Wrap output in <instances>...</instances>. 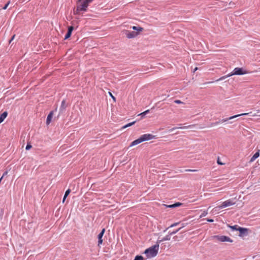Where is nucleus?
I'll return each mask as SVG.
<instances>
[{
  "label": "nucleus",
  "mask_w": 260,
  "mask_h": 260,
  "mask_svg": "<svg viewBox=\"0 0 260 260\" xmlns=\"http://www.w3.org/2000/svg\"><path fill=\"white\" fill-rule=\"evenodd\" d=\"M217 164H219V165H223L224 164L221 162L219 159H218L217 160Z\"/></svg>",
  "instance_id": "nucleus-34"
},
{
  "label": "nucleus",
  "mask_w": 260,
  "mask_h": 260,
  "mask_svg": "<svg viewBox=\"0 0 260 260\" xmlns=\"http://www.w3.org/2000/svg\"><path fill=\"white\" fill-rule=\"evenodd\" d=\"M9 4H10V2H8L7 3V4H6L5 5V6L3 7V9H4V10H6V9L7 8V7H8V6H9Z\"/></svg>",
  "instance_id": "nucleus-31"
},
{
  "label": "nucleus",
  "mask_w": 260,
  "mask_h": 260,
  "mask_svg": "<svg viewBox=\"0 0 260 260\" xmlns=\"http://www.w3.org/2000/svg\"><path fill=\"white\" fill-rule=\"evenodd\" d=\"M235 204V203L233 202L231 200H228L224 202H223L220 206H218L219 209H222L229 206H232Z\"/></svg>",
  "instance_id": "nucleus-6"
},
{
  "label": "nucleus",
  "mask_w": 260,
  "mask_h": 260,
  "mask_svg": "<svg viewBox=\"0 0 260 260\" xmlns=\"http://www.w3.org/2000/svg\"><path fill=\"white\" fill-rule=\"evenodd\" d=\"M73 29H74V27L72 26H71L69 27L68 31H69L70 32L72 33Z\"/></svg>",
  "instance_id": "nucleus-26"
},
{
  "label": "nucleus",
  "mask_w": 260,
  "mask_h": 260,
  "mask_svg": "<svg viewBox=\"0 0 260 260\" xmlns=\"http://www.w3.org/2000/svg\"><path fill=\"white\" fill-rule=\"evenodd\" d=\"M259 150H258V151L251 157L249 162L251 163L253 162L257 158H258L259 156Z\"/></svg>",
  "instance_id": "nucleus-10"
},
{
  "label": "nucleus",
  "mask_w": 260,
  "mask_h": 260,
  "mask_svg": "<svg viewBox=\"0 0 260 260\" xmlns=\"http://www.w3.org/2000/svg\"><path fill=\"white\" fill-rule=\"evenodd\" d=\"M181 229V228H179L178 229L176 230V231H174L171 233H170V235H174L176 233H177L179 231H180Z\"/></svg>",
  "instance_id": "nucleus-24"
},
{
  "label": "nucleus",
  "mask_w": 260,
  "mask_h": 260,
  "mask_svg": "<svg viewBox=\"0 0 260 260\" xmlns=\"http://www.w3.org/2000/svg\"><path fill=\"white\" fill-rule=\"evenodd\" d=\"M8 115V112L5 111L0 115V123H1L4 119L7 117Z\"/></svg>",
  "instance_id": "nucleus-14"
},
{
  "label": "nucleus",
  "mask_w": 260,
  "mask_h": 260,
  "mask_svg": "<svg viewBox=\"0 0 260 260\" xmlns=\"http://www.w3.org/2000/svg\"><path fill=\"white\" fill-rule=\"evenodd\" d=\"M124 32L126 37L128 39L135 38L138 35V32L130 31L128 30H124Z\"/></svg>",
  "instance_id": "nucleus-7"
},
{
  "label": "nucleus",
  "mask_w": 260,
  "mask_h": 260,
  "mask_svg": "<svg viewBox=\"0 0 260 260\" xmlns=\"http://www.w3.org/2000/svg\"><path fill=\"white\" fill-rule=\"evenodd\" d=\"M248 114L249 113H242V114L236 115H234V116H231L230 117H229V118H225V119H222L221 120V122H225L227 121L228 120H231V119H234L235 118H236V117H239V116H241L247 115H248Z\"/></svg>",
  "instance_id": "nucleus-8"
},
{
  "label": "nucleus",
  "mask_w": 260,
  "mask_h": 260,
  "mask_svg": "<svg viewBox=\"0 0 260 260\" xmlns=\"http://www.w3.org/2000/svg\"><path fill=\"white\" fill-rule=\"evenodd\" d=\"M105 232V229H103L102 230L101 232L98 235V239H99L98 245H100V244H101L103 243V240L102 238V237L103 236V235H104Z\"/></svg>",
  "instance_id": "nucleus-9"
},
{
  "label": "nucleus",
  "mask_w": 260,
  "mask_h": 260,
  "mask_svg": "<svg viewBox=\"0 0 260 260\" xmlns=\"http://www.w3.org/2000/svg\"><path fill=\"white\" fill-rule=\"evenodd\" d=\"M149 112V110H146L145 111L140 113V114H139V115H142L143 114H147Z\"/></svg>",
  "instance_id": "nucleus-28"
},
{
  "label": "nucleus",
  "mask_w": 260,
  "mask_h": 260,
  "mask_svg": "<svg viewBox=\"0 0 260 260\" xmlns=\"http://www.w3.org/2000/svg\"><path fill=\"white\" fill-rule=\"evenodd\" d=\"M249 113L248 114H249L250 113H251V112H250V113Z\"/></svg>",
  "instance_id": "nucleus-46"
},
{
  "label": "nucleus",
  "mask_w": 260,
  "mask_h": 260,
  "mask_svg": "<svg viewBox=\"0 0 260 260\" xmlns=\"http://www.w3.org/2000/svg\"><path fill=\"white\" fill-rule=\"evenodd\" d=\"M184 226H185V224H182V227H181V229H182V228H183V227H184Z\"/></svg>",
  "instance_id": "nucleus-41"
},
{
  "label": "nucleus",
  "mask_w": 260,
  "mask_h": 260,
  "mask_svg": "<svg viewBox=\"0 0 260 260\" xmlns=\"http://www.w3.org/2000/svg\"><path fill=\"white\" fill-rule=\"evenodd\" d=\"M71 191L70 189H68L67 190H66L64 196L63 197V201L62 202H64L66 198L67 197V196L69 195V194L70 193Z\"/></svg>",
  "instance_id": "nucleus-16"
},
{
  "label": "nucleus",
  "mask_w": 260,
  "mask_h": 260,
  "mask_svg": "<svg viewBox=\"0 0 260 260\" xmlns=\"http://www.w3.org/2000/svg\"><path fill=\"white\" fill-rule=\"evenodd\" d=\"M167 207L169 208H174V207H175V205H174V204H172V205H168V206H167Z\"/></svg>",
  "instance_id": "nucleus-35"
},
{
  "label": "nucleus",
  "mask_w": 260,
  "mask_h": 260,
  "mask_svg": "<svg viewBox=\"0 0 260 260\" xmlns=\"http://www.w3.org/2000/svg\"><path fill=\"white\" fill-rule=\"evenodd\" d=\"M198 69V68L197 67L195 68L194 70H193V72H195L196 71H197Z\"/></svg>",
  "instance_id": "nucleus-40"
},
{
  "label": "nucleus",
  "mask_w": 260,
  "mask_h": 260,
  "mask_svg": "<svg viewBox=\"0 0 260 260\" xmlns=\"http://www.w3.org/2000/svg\"><path fill=\"white\" fill-rule=\"evenodd\" d=\"M134 260H144V258L141 255H137Z\"/></svg>",
  "instance_id": "nucleus-21"
},
{
  "label": "nucleus",
  "mask_w": 260,
  "mask_h": 260,
  "mask_svg": "<svg viewBox=\"0 0 260 260\" xmlns=\"http://www.w3.org/2000/svg\"><path fill=\"white\" fill-rule=\"evenodd\" d=\"M174 103H176V104H183V103L180 100H176L174 101Z\"/></svg>",
  "instance_id": "nucleus-25"
},
{
  "label": "nucleus",
  "mask_w": 260,
  "mask_h": 260,
  "mask_svg": "<svg viewBox=\"0 0 260 260\" xmlns=\"http://www.w3.org/2000/svg\"><path fill=\"white\" fill-rule=\"evenodd\" d=\"M15 37V35L13 36V37H12L11 39L10 40V42H9V43H10L11 42V41H12L14 39Z\"/></svg>",
  "instance_id": "nucleus-38"
},
{
  "label": "nucleus",
  "mask_w": 260,
  "mask_h": 260,
  "mask_svg": "<svg viewBox=\"0 0 260 260\" xmlns=\"http://www.w3.org/2000/svg\"><path fill=\"white\" fill-rule=\"evenodd\" d=\"M52 116H53V112L51 111L48 115V116H47V120H46V124H47V125H48V124H50V122L51 121Z\"/></svg>",
  "instance_id": "nucleus-12"
},
{
  "label": "nucleus",
  "mask_w": 260,
  "mask_h": 260,
  "mask_svg": "<svg viewBox=\"0 0 260 260\" xmlns=\"http://www.w3.org/2000/svg\"><path fill=\"white\" fill-rule=\"evenodd\" d=\"M135 122H136V121H133L132 122L129 123L125 125L124 126H123V128H125L127 127L131 126L133 125V124H134L135 123Z\"/></svg>",
  "instance_id": "nucleus-19"
},
{
  "label": "nucleus",
  "mask_w": 260,
  "mask_h": 260,
  "mask_svg": "<svg viewBox=\"0 0 260 260\" xmlns=\"http://www.w3.org/2000/svg\"><path fill=\"white\" fill-rule=\"evenodd\" d=\"M207 220L208 221V222H213V220L212 219H207Z\"/></svg>",
  "instance_id": "nucleus-37"
},
{
  "label": "nucleus",
  "mask_w": 260,
  "mask_h": 260,
  "mask_svg": "<svg viewBox=\"0 0 260 260\" xmlns=\"http://www.w3.org/2000/svg\"><path fill=\"white\" fill-rule=\"evenodd\" d=\"M186 172H196L197 170H191V169H187L185 170Z\"/></svg>",
  "instance_id": "nucleus-33"
},
{
  "label": "nucleus",
  "mask_w": 260,
  "mask_h": 260,
  "mask_svg": "<svg viewBox=\"0 0 260 260\" xmlns=\"http://www.w3.org/2000/svg\"><path fill=\"white\" fill-rule=\"evenodd\" d=\"M252 116H256V114H253V115H252Z\"/></svg>",
  "instance_id": "nucleus-44"
},
{
  "label": "nucleus",
  "mask_w": 260,
  "mask_h": 260,
  "mask_svg": "<svg viewBox=\"0 0 260 260\" xmlns=\"http://www.w3.org/2000/svg\"><path fill=\"white\" fill-rule=\"evenodd\" d=\"M174 205H175V207H176L179 206L181 205V203H177L174 204Z\"/></svg>",
  "instance_id": "nucleus-36"
},
{
  "label": "nucleus",
  "mask_w": 260,
  "mask_h": 260,
  "mask_svg": "<svg viewBox=\"0 0 260 260\" xmlns=\"http://www.w3.org/2000/svg\"><path fill=\"white\" fill-rule=\"evenodd\" d=\"M31 145H29V144H27L26 146V150H28L29 149H30L31 148Z\"/></svg>",
  "instance_id": "nucleus-29"
},
{
  "label": "nucleus",
  "mask_w": 260,
  "mask_h": 260,
  "mask_svg": "<svg viewBox=\"0 0 260 260\" xmlns=\"http://www.w3.org/2000/svg\"><path fill=\"white\" fill-rule=\"evenodd\" d=\"M178 224H179V222L174 223L173 224H171L170 226V228H172V227L175 226L177 225Z\"/></svg>",
  "instance_id": "nucleus-30"
},
{
  "label": "nucleus",
  "mask_w": 260,
  "mask_h": 260,
  "mask_svg": "<svg viewBox=\"0 0 260 260\" xmlns=\"http://www.w3.org/2000/svg\"><path fill=\"white\" fill-rule=\"evenodd\" d=\"M219 123V122H216V123H215L214 124H218Z\"/></svg>",
  "instance_id": "nucleus-42"
},
{
  "label": "nucleus",
  "mask_w": 260,
  "mask_h": 260,
  "mask_svg": "<svg viewBox=\"0 0 260 260\" xmlns=\"http://www.w3.org/2000/svg\"><path fill=\"white\" fill-rule=\"evenodd\" d=\"M7 174H8V172H7V171H6V172L3 174V176H2L3 178L5 176H6Z\"/></svg>",
  "instance_id": "nucleus-39"
},
{
  "label": "nucleus",
  "mask_w": 260,
  "mask_h": 260,
  "mask_svg": "<svg viewBox=\"0 0 260 260\" xmlns=\"http://www.w3.org/2000/svg\"><path fill=\"white\" fill-rule=\"evenodd\" d=\"M71 35H72V33H71L69 31H68V32L67 33V34L65 36L64 39L66 40V39H69L71 37Z\"/></svg>",
  "instance_id": "nucleus-22"
},
{
  "label": "nucleus",
  "mask_w": 260,
  "mask_h": 260,
  "mask_svg": "<svg viewBox=\"0 0 260 260\" xmlns=\"http://www.w3.org/2000/svg\"><path fill=\"white\" fill-rule=\"evenodd\" d=\"M132 28L134 30H137L139 32L142 31L143 30V28L142 27H138L135 26H133Z\"/></svg>",
  "instance_id": "nucleus-17"
},
{
  "label": "nucleus",
  "mask_w": 260,
  "mask_h": 260,
  "mask_svg": "<svg viewBox=\"0 0 260 260\" xmlns=\"http://www.w3.org/2000/svg\"><path fill=\"white\" fill-rule=\"evenodd\" d=\"M93 0H78L77 3V8L76 13H79L80 11H86L88 6V4Z\"/></svg>",
  "instance_id": "nucleus-2"
},
{
  "label": "nucleus",
  "mask_w": 260,
  "mask_h": 260,
  "mask_svg": "<svg viewBox=\"0 0 260 260\" xmlns=\"http://www.w3.org/2000/svg\"><path fill=\"white\" fill-rule=\"evenodd\" d=\"M238 231L240 232L239 236H242L245 233H246L247 231V229L246 228H243L241 227H239L238 228Z\"/></svg>",
  "instance_id": "nucleus-11"
},
{
  "label": "nucleus",
  "mask_w": 260,
  "mask_h": 260,
  "mask_svg": "<svg viewBox=\"0 0 260 260\" xmlns=\"http://www.w3.org/2000/svg\"><path fill=\"white\" fill-rule=\"evenodd\" d=\"M247 73H248V71L244 70L243 68H236L234 69V70L233 71L232 73L228 74V75L220 77L219 79H217L216 81L222 80L223 79H225L227 77L232 76L233 75H242L246 74Z\"/></svg>",
  "instance_id": "nucleus-3"
},
{
  "label": "nucleus",
  "mask_w": 260,
  "mask_h": 260,
  "mask_svg": "<svg viewBox=\"0 0 260 260\" xmlns=\"http://www.w3.org/2000/svg\"><path fill=\"white\" fill-rule=\"evenodd\" d=\"M159 245H155L145 250L144 253L148 258L155 256L158 251Z\"/></svg>",
  "instance_id": "nucleus-4"
},
{
  "label": "nucleus",
  "mask_w": 260,
  "mask_h": 260,
  "mask_svg": "<svg viewBox=\"0 0 260 260\" xmlns=\"http://www.w3.org/2000/svg\"><path fill=\"white\" fill-rule=\"evenodd\" d=\"M194 126H195V125H194V124H193V125H189L179 127H173V128H171L170 131L171 132V131H174V129H177V128L187 129V128H190V127H193Z\"/></svg>",
  "instance_id": "nucleus-13"
},
{
  "label": "nucleus",
  "mask_w": 260,
  "mask_h": 260,
  "mask_svg": "<svg viewBox=\"0 0 260 260\" xmlns=\"http://www.w3.org/2000/svg\"><path fill=\"white\" fill-rule=\"evenodd\" d=\"M66 107V101L65 100H63L61 102L60 109H61L62 110H64V109H65Z\"/></svg>",
  "instance_id": "nucleus-18"
},
{
  "label": "nucleus",
  "mask_w": 260,
  "mask_h": 260,
  "mask_svg": "<svg viewBox=\"0 0 260 260\" xmlns=\"http://www.w3.org/2000/svg\"><path fill=\"white\" fill-rule=\"evenodd\" d=\"M207 214H208L207 211H204L203 212V213L201 214V215L200 216V218H202V217H204V216H206V215H207Z\"/></svg>",
  "instance_id": "nucleus-23"
},
{
  "label": "nucleus",
  "mask_w": 260,
  "mask_h": 260,
  "mask_svg": "<svg viewBox=\"0 0 260 260\" xmlns=\"http://www.w3.org/2000/svg\"><path fill=\"white\" fill-rule=\"evenodd\" d=\"M257 112H259V110H257Z\"/></svg>",
  "instance_id": "nucleus-45"
},
{
  "label": "nucleus",
  "mask_w": 260,
  "mask_h": 260,
  "mask_svg": "<svg viewBox=\"0 0 260 260\" xmlns=\"http://www.w3.org/2000/svg\"><path fill=\"white\" fill-rule=\"evenodd\" d=\"M171 239V237L170 235H167L165 237H164L161 240L159 241V242L165 241H169Z\"/></svg>",
  "instance_id": "nucleus-15"
},
{
  "label": "nucleus",
  "mask_w": 260,
  "mask_h": 260,
  "mask_svg": "<svg viewBox=\"0 0 260 260\" xmlns=\"http://www.w3.org/2000/svg\"><path fill=\"white\" fill-rule=\"evenodd\" d=\"M146 115V114H143L142 115H141L142 116H144Z\"/></svg>",
  "instance_id": "nucleus-43"
},
{
  "label": "nucleus",
  "mask_w": 260,
  "mask_h": 260,
  "mask_svg": "<svg viewBox=\"0 0 260 260\" xmlns=\"http://www.w3.org/2000/svg\"><path fill=\"white\" fill-rule=\"evenodd\" d=\"M232 230L238 231V228L239 227L237 225H235L234 226L228 225Z\"/></svg>",
  "instance_id": "nucleus-20"
},
{
  "label": "nucleus",
  "mask_w": 260,
  "mask_h": 260,
  "mask_svg": "<svg viewBox=\"0 0 260 260\" xmlns=\"http://www.w3.org/2000/svg\"><path fill=\"white\" fill-rule=\"evenodd\" d=\"M214 238L220 242H229L231 243L233 242L232 239L226 236H215Z\"/></svg>",
  "instance_id": "nucleus-5"
},
{
  "label": "nucleus",
  "mask_w": 260,
  "mask_h": 260,
  "mask_svg": "<svg viewBox=\"0 0 260 260\" xmlns=\"http://www.w3.org/2000/svg\"><path fill=\"white\" fill-rule=\"evenodd\" d=\"M109 95L111 96V97L113 99V100L114 101H115L116 99H115V98L113 95V94H112L110 92H109Z\"/></svg>",
  "instance_id": "nucleus-32"
},
{
  "label": "nucleus",
  "mask_w": 260,
  "mask_h": 260,
  "mask_svg": "<svg viewBox=\"0 0 260 260\" xmlns=\"http://www.w3.org/2000/svg\"><path fill=\"white\" fill-rule=\"evenodd\" d=\"M73 29H74V27L72 26H71L69 27L68 31H69L70 32L72 33Z\"/></svg>",
  "instance_id": "nucleus-27"
},
{
  "label": "nucleus",
  "mask_w": 260,
  "mask_h": 260,
  "mask_svg": "<svg viewBox=\"0 0 260 260\" xmlns=\"http://www.w3.org/2000/svg\"><path fill=\"white\" fill-rule=\"evenodd\" d=\"M155 136H153L150 134H146L142 135L139 138L133 141L131 143L129 147H133V146L137 145L143 142L153 139L155 138Z\"/></svg>",
  "instance_id": "nucleus-1"
}]
</instances>
